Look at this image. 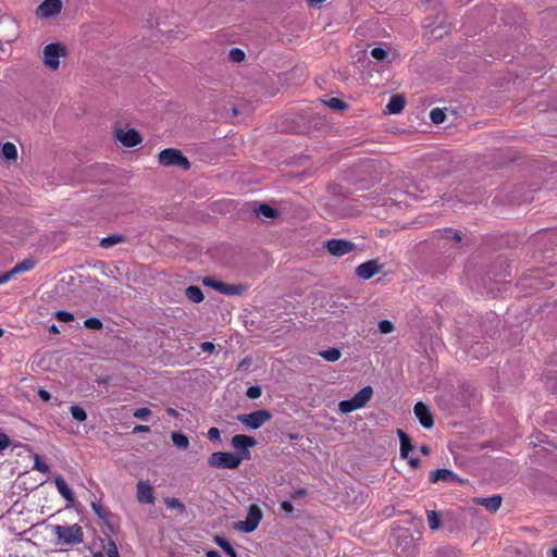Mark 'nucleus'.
<instances>
[{
	"instance_id": "f257e3e1",
	"label": "nucleus",
	"mask_w": 557,
	"mask_h": 557,
	"mask_svg": "<svg viewBox=\"0 0 557 557\" xmlns=\"http://www.w3.org/2000/svg\"><path fill=\"white\" fill-rule=\"evenodd\" d=\"M54 535L58 542L65 545H78L84 541L83 528L74 523L72 525H55Z\"/></svg>"
},
{
	"instance_id": "f03ea898",
	"label": "nucleus",
	"mask_w": 557,
	"mask_h": 557,
	"mask_svg": "<svg viewBox=\"0 0 557 557\" xmlns=\"http://www.w3.org/2000/svg\"><path fill=\"white\" fill-rule=\"evenodd\" d=\"M243 461V456L231 451H215L208 458V465L215 469H237Z\"/></svg>"
},
{
	"instance_id": "7ed1b4c3",
	"label": "nucleus",
	"mask_w": 557,
	"mask_h": 557,
	"mask_svg": "<svg viewBox=\"0 0 557 557\" xmlns=\"http://www.w3.org/2000/svg\"><path fill=\"white\" fill-rule=\"evenodd\" d=\"M372 396L373 388L371 386H366L361 388L352 398L339 401L338 409L342 413H349L361 409L371 400Z\"/></svg>"
},
{
	"instance_id": "20e7f679",
	"label": "nucleus",
	"mask_w": 557,
	"mask_h": 557,
	"mask_svg": "<svg viewBox=\"0 0 557 557\" xmlns=\"http://www.w3.org/2000/svg\"><path fill=\"white\" fill-rule=\"evenodd\" d=\"M158 160L159 163L164 166H178L183 170L190 169L189 160L178 149L166 148L161 150Z\"/></svg>"
},
{
	"instance_id": "39448f33",
	"label": "nucleus",
	"mask_w": 557,
	"mask_h": 557,
	"mask_svg": "<svg viewBox=\"0 0 557 557\" xmlns=\"http://www.w3.org/2000/svg\"><path fill=\"white\" fill-rule=\"evenodd\" d=\"M66 54V49L61 44H49L44 48V64L50 70H58L60 58Z\"/></svg>"
},
{
	"instance_id": "423d86ee",
	"label": "nucleus",
	"mask_w": 557,
	"mask_h": 557,
	"mask_svg": "<svg viewBox=\"0 0 557 557\" xmlns=\"http://www.w3.org/2000/svg\"><path fill=\"white\" fill-rule=\"evenodd\" d=\"M272 414L269 410L261 409L253 411L248 414H239L237 420L249 429L257 430L261 428L265 422L270 421Z\"/></svg>"
},
{
	"instance_id": "0eeeda50",
	"label": "nucleus",
	"mask_w": 557,
	"mask_h": 557,
	"mask_svg": "<svg viewBox=\"0 0 557 557\" xmlns=\"http://www.w3.org/2000/svg\"><path fill=\"white\" fill-rule=\"evenodd\" d=\"M262 510L258 505H250L248 508L246 520L240 521L238 523V529L245 533L253 532L258 528L262 519Z\"/></svg>"
},
{
	"instance_id": "6e6552de",
	"label": "nucleus",
	"mask_w": 557,
	"mask_h": 557,
	"mask_svg": "<svg viewBox=\"0 0 557 557\" xmlns=\"http://www.w3.org/2000/svg\"><path fill=\"white\" fill-rule=\"evenodd\" d=\"M232 446L238 451L236 455L243 456V460L249 458V448L256 446L253 437L245 434H237L232 437Z\"/></svg>"
},
{
	"instance_id": "1a4fd4ad",
	"label": "nucleus",
	"mask_w": 557,
	"mask_h": 557,
	"mask_svg": "<svg viewBox=\"0 0 557 557\" xmlns=\"http://www.w3.org/2000/svg\"><path fill=\"white\" fill-rule=\"evenodd\" d=\"M327 251L335 257H342L355 250L356 245L347 239H330L325 243Z\"/></svg>"
},
{
	"instance_id": "9d476101",
	"label": "nucleus",
	"mask_w": 557,
	"mask_h": 557,
	"mask_svg": "<svg viewBox=\"0 0 557 557\" xmlns=\"http://www.w3.org/2000/svg\"><path fill=\"white\" fill-rule=\"evenodd\" d=\"M115 138L124 146V147H135L141 143V136L140 134L134 129H123V128H116L115 129Z\"/></svg>"
},
{
	"instance_id": "9b49d317",
	"label": "nucleus",
	"mask_w": 557,
	"mask_h": 557,
	"mask_svg": "<svg viewBox=\"0 0 557 557\" xmlns=\"http://www.w3.org/2000/svg\"><path fill=\"white\" fill-rule=\"evenodd\" d=\"M61 0H44V2L37 8L36 15L40 18H49L58 15L61 12Z\"/></svg>"
},
{
	"instance_id": "f8f14e48",
	"label": "nucleus",
	"mask_w": 557,
	"mask_h": 557,
	"mask_svg": "<svg viewBox=\"0 0 557 557\" xmlns=\"http://www.w3.org/2000/svg\"><path fill=\"white\" fill-rule=\"evenodd\" d=\"M413 411H414L417 419L419 420V422L421 423V425L423 428L431 429L433 426V424H434L433 416H432L429 407L424 403L418 401L414 405Z\"/></svg>"
},
{
	"instance_id": "ddd939ff",
	"label": "nucleus",
	"mask_w": 557,
	"mask_h": 557,
	"mask_svg": "<svg viewBox=\"0 0 557 557\" xmlns=\"http://www.w3.org/2000/svg\"><path fill=\"white\" fill-rule=\"evenodd\" d=\"M380 269L381 265L376 260H370L356 268V275L362 280H370L380 271Z\"/></svg>"
},
{
	"instance_id": "4468645a",
	"label": "nucleus",
	"mask_w": 557,
	"mask_h": 557,
	"mask_svg": "<svg viewBox=\"0 0 557 557\" xmlns=\"http://www.w3.org/2000/svg\"><path fill=\"white\" fill-rule=\"evenodd\" d=\"M429 479L432 483L443 482H460L458 475L448 469H437L430 472Z\"/></svg>"
},
{
	"instance_id": "2eb2a0df",
	"label": "nucleus",
	"mask_w": 557,
	"mask_h": 557,
	"mask_svg": "<svg viewBox=\"0 0 557 557\" xmlns=\"http://www.w3.org/2000/svg\"><path fill=\"white\" fill-rule=\"evenodd\" d=\"M474 504L485 507L490 512H496L502 505V496L493 495L491 497H475Z\"/></svg>"
},
{
	"instance_id": "dca6fc26",
	"label": "nucleus",
	"mask_w": 557,
	"mask_h": 557,
	"mask_svg": "<svg viewBox=\"0 0 557 557\" xmlns=\"http://www.w3.org/2000/svg\"><path fill=\"white\" fill-rule=\"evenodd\" d=\"M137 499L141 504H153L154 495L152 487L144 482L139 481L137 484Z\"/></svg>"
},
{
	"instance_id": "f3484780",
	"label": "nucleus",
	"mask_w": 557,
	"mask_h": 557,
	"mask_svg": "<svg viewBox=\"0 0 557 557\" xmlns=\"http://www.w3.org/2000/svg\"><path fill=\"white\" fill-rule=\"evenodd\" d=\"M36 265V261L32 258H26L23 261L18 262L13 269L7 272V276L4 280H11L16 274L28 272L33 270Z\"/></svg>"
},
{
	"instance_id": "a211bd4d",
	"label": "nucleus",
	"mask_w": 557,
	"mask_h": 557,
	"mask_svg": "<svg viewBox=\"0 0 557 557\" xmlns=\"http://www.w3.org/2000/svg\"><path fill=\"white\" fill-rule=\"evenodd\" d=\"M54 485L59 492V494L66 499L67 502L72 503L74 502V493L69 487L67 483L63 479V476L58 475L54 478Z\"/></svg>"
},
{
	"instance_id": "6ab92c4d",
	"label": "nucleus",
	"mask_w": 557,
	"mask_h": 557,
	"mask_svg": "<svg viewBox=\"0 0 557 557\" xmlns=\"http://www.w3.org/2000/svg\"><path fill=\"white\" fill-rule=\"evenodd\" d=\"M397 435L400 441V457L403 459H407L409 453L413 449V445L411 443V438L400 429L397 430Z\"/></svg>"
},
{
	"instance_id": "aec40b11",
	"label": "nucleus",
	"mask_w": 557,
	"mask_h": 557,
	"mask_svg": "<svg viewBox=\"0 0 557 557\" xmlns=\"http://www.w3.org/2000/svg\"><path fill=\"white\" fill-rule=\"evenodd\" d=\"M405 104H406V100H405L404 96L395 95L389 99V101L386 106V111L389 114H398L403 111Z\"/></svg>"
},
{
	"instance_id": "412c9836",
	"label": "nucleus",
	"mask_w": 557,
	"mask_h": 557,
	"mask_svg": "<svg viewBox=\"0 0 557 557\" xmlns=\"http://www.w3.org/2000/svg\"><path fill=\"white\" fill-rule=\"evenodd\" d=\"M247 287L242 284H226L222 283L221 294L233 296V295H243L246 292Z\"/></svg>"
},
{
	"instance_id": "4be33fe9",
	"label": "nucleus",
	"mask_w": 557,
	"mask_h": 557,
	"mask_svg": "<svg viewBox=\"0 0 557 557\" xmlns=\"http://www.w3.org/2000/svg\"><path fill=\"white\" fill-rule=\"evenodd\" d=\"M126 240V237L124 235H121V234H112V235H109L107 237H103L101 240H100V246L102 248H106V249H109L117 244H122V243H125Z\"/></svg>"
},
{
	"instance_id": "5701e85b",
	"label": "nucleus",
	"mask_w": 557,
	"mask_h": 557,
	"mask_svg": "<svg viewBox=\"0 0 557 557\" xmlns=\"http://www.w3.org/2000/svg\"><path fill=\"white\" fill-rule=\"evenodd\" d=\"M185 295L190 301L195 304H199L203 300L202 290L195 285L188 286L185 290Z\"/></svg>"
},
{
	"instance_id": "b1692460",
	"label": "nucleus",
	"mask_w": 557,
	"mask_h": 557,
	"mask_svg": "<svg viewBox=\"0 0 557 557\" xmlns=\"http://www.w3.org/2000/svg\"><path fill=\"white\" fill-rule=\"evenodd\" d=\"M171 438L173 444L180 449H187L189 446L188 437L182 432H172Z\"/></svg>"
},
{
	"instance_id": "393cba45",
	"label": "nucleus",
	"mask_w": 557,
	"mask_h": 557,
	"mask_svg": "<svg viewBox=\"0 0 557 557\" xmlns=\"http://www.w3.org/2000/svg\"><path fill=\"white\" fill-rule=\"evenodd\" d=\"M1 154L7 160H16L17 149L12 143H4L1 148Z\"/></svg>"
},
{
	"instance_id": "a878e982",
	"label": "nucleus",
	"mask_w": 557,
	"mask_h": 557,
	"mask_svg": "<svg viewBox=\"0 0 557 557\" xmlns=\"http://www.w3.org/2000/svg\"><path fill=\"white\" fill-rule=\"evenodd\" d=\"M214 542L224 550L226 555H228L230 557H237L236 550L226 539L222 536H215Z\"/></svg>"
},
{
	"instance_id": "bb28decb",
	"label": "nucleus",
	"mask_w": 557,
	"mask_h": 557,
	"mask_svg": "<svg viewBox=\"0 0 557 557\" xmlns=\"http://www.w3.org/2000/svg\"><path fill=\"white\" fill-rule=\"evenodd\" d=\"M91 508H92L94 512L97 515V517L99 519H101L104 522H108V520H109V518L111 516V512H110V510L108 508L103 507L98 502H92L91 503Z\"/></svg>"
},
{
	"instance_id": "cd10ccee",
	"label": "nucleus",
	"mask_w": 557,
	"mask_h": 557,
	"mask_svg": "<svg viewBox=\"0 0 557 557\" xmlns=\"http://www.w3.org/2000/svg\"><path fill=\"white\" fill-rule=\"evenodd\" d=\"M319 355L326 361L335 362L341 358L342 352L338 348H329L320 351Z\"/></svg>"
},
{
	"instance_id": "c85d7f7f",
	"label": "nucleus",
	"mask_w": 557,
	"mask_h": 557,
	"mask_svg": "<svg viewBox=\"0 0 557 557\" xmlns=\"http://www.w3.org/2000/svg\"><path fill=\"white\" fill-rule=\"evenodd\" d=\"M258 215H262L264 218H275L277 215V211L267 203H261L255 210Z\"/></svg>"
},
{
	"instance_id": "c756f323",
	"label": "nucleus",
	"mask_w": 557,
	"mask_h": 557,
	"mask_svg": "<svg viewBox=\"0 0 557 557\" xmlns=\"http://www.w3.org/2000/svg\"><path fill=\"white\" fill-rule=\"evenodd\" d=\"M428 523L431 530L440 529L442 525L440 513L434 510L428 511Z\"/></svg>"
},
{
	"instance_id": "7c9ffc66",
	"label": "nucleus",
	"mask_w": 557,
	"mask_h": 557,
	"mask_svg": "<svg viewBox=\"0 0 557 557\" xmlns=\"http://www.w3.org/2000/svg\"><path fill=\"white\" fill-rule=\"evenodd\" d=\"M72 418L78 422H84L87 419V413L84 408L78 405H73L70 408Z\"/></svg>"
},
{
	"instance_id": "2f4dec72",
	"label": "nucleus",
	"mask_w": 557,
	"mask_h": 557,
	"mask_svg": "<svg viewBox=\"0 0 557 557\" xmlns=\"http://www.w3.org/2000/svg\"><path fill=\"white\" fill-rule=\"evenodd\" d=\"M446 114L443 109L434 108L430 112V119L434 124H441L445 121Z\"/></svg>"
},
{
	"instance_id": "473e14b6",
	"label": "nucleus",
	"mask_w": 557,
	"mask_h": 557,
	"mask_svg": "<svg viewBox=\"0 0 557 557\" xmlns=\"http://www.w3.org/2000/svg\"><path fill=\"white\" fill-rule=\"evenodd\" d=\"M325 103L327 107H330L333 110H344L347 108L346 102H344L342 99L335 98V97L329 99Z\"/></svg>"
},
{
	"instance_id": "72a5a7b5",
	"label": "nucleus",
	"mask_w": 557,
	"mask_h": 557,
	"mask_svg": "<svg viewBox=\"0 0 557 557\" xmlns=\"http://www.w3.org/2000/svg\"><path fill=\"white\" fill-rule=\"evenodd\" d=\"M230 60L239 63L245 60V52L239 48H233L230 51Z\"/></svg>"
},
{
	"instance_id": "f704fd0d",
	"label": "nucleus",
	"mask_w": 557,
	"mask_h": 557,
	"mask_svg": "<svg viewBox=\"0 0 557 557\" xmlns=\"http://www.w3.org/2000/svg\"><path fill=\"white\" fill-rule=\"evenodd\" d=\"M84 325L87 329L90 330H101L102 329V322L98 318H88L84 321Z\"/></svg>"
},
{
	"instance_id": "c9c22d12",
	"label": "nucleus",
	"mask_w": 557,
	"mask_h": 557,
	"mask_svg": "<svg viewBox=\"0 0 557 557\" xmlns=\"http://www.w3.org/2000/svg\"><path fill=\"white\" fill-rule=\"evenodd\" d=\"M202 283L203 285L206 286H209V287H212L213 289L218 290V292H221V287H222V283L221 281H218L213 277H210V276H206L203 280H202Z\"/></svg>"
},
{
	"instance_id": "e433bc0d",
	"label": "nucleus",
	"mask_w": 557,
	"mask_h": 557,
	"mask_svg": "<svg viewBox=\"0 0 557 557\" xmlns=\"http://www.w3.org/2000/svg\"><path fill=\"white\" fill-rule=\"evenodd\" d=\"M55 318L60 322H72L74 320L73 313L65 311V310H59L55 312Z\"/></svg>"
},
{
	"instance_id": "4c0bfd02",
	"label": "nucleus",
	"mask_w": 557,
	"mask_h": 557,
	"mask_svg": "<svg viewBox=\"0 0 557 557\" xmlns=\"http://www.w3.org/2000/svg\"><path fill=\"white\" fill-rule=\"evenodd\" d=\"M379 330L382 334H388L394 331V325L388 320H382L379 322Z\"/></svg>"
},
{
	"instance_id": "58836bf2",
	"label": "nucleus",
	"mask_w": 557,
	"mask_h": 557,
	"mask_svg": "<svg viewBox=\"0 0 557 557\" xmlns=\"http://www.w3.org/2000/svg\"><path fill=\"white\" fill-rule=\"evenodd\" d=\"M151 414V410L147 407L137 408L133 416L140 420H146Z\"/></svg>"
},
{
	"instance_id": "ea45409f",
	"label": "nucleus",
	"mask_w": 557,
	"mask_h": 557,
	"mask_svg": "<svg viewBox=\"0 0 557 557\" xmlns=\"http://www.w3.org/2000/svg\"><path fill=\"white\" fill-rule=\"evenodd\" d=\"M165 505L169 508H176V509H180L181 511H183L185 509L184 504L178 498H166Z\"/></svg>"
},
{
	"instance_id": "a19ab883",
	"label": "nucleus",
	"mask_w": 557,
	"mask_h": 557,
	"mask_svg": "<svg viewBox=\"0 0 557 557\" xmlns=\"http://www.w3.org/2000/svg\"><path fill=\"white\" fill-rule=\"evenodd\" d=\"M261 387L258 386V385H255V386H250L247 388V392H246V395L247 397L251 398V399H257L261 396Z\"/></svg>"
},
{
	"instance_id": "79ce46f5",
	"label": "nucleus",
	"mask_w": 557,
	"mask_h": 557,
	"mask_svg": "<svg viewBox=\"0 0 557 557\" xmlns=\"http://www.w3.org/2000/svg\"><path fill=\"white\" fill-rule=\"evenodd\" d=\"M371 55L379 61L384 60L387 57L386 50L380 47H375L371 50Z\"/></svg>"
},
{
	"instance_id": "37998d69",
	"label": "nucleus",
	"mask_w": 557,
	"mask_h": 557,
	"mask_svg": "<svg viewBox=\"0 0 557 557\" xmlns=\"http://www.w3.org/2000/svg\"><path fill=\"white\" fill-rule=\"evenodd\" d=\"M207 435L211 442H220V440H221L220 430L214 426L209 429Z\"/></svg>"
},
{
	"instance_id": "c03bdc74",
	"label": "nucleus",
	"mask_w": 557,
	"mask_h": 557,
	"mask_svg": "<svg viewBox=\"0 0 557 557\" xmlns=\"http://www.w3.org/2000/svg\"><path fill=\"white\" fill-rule=\"evenodd\" d=\"M107 555L108 557H120L117 546L111 540L108 542Z\"/></svg>"
},
{
	"instance_id": "a18cd8bd",
	"label": "nucleus",
	"mask_w": 557,
	"mask_h": 557,
	"mask_svg": "<svg viewBox=\"0 0 557 557\" xmlns=\"http://www.w3.org/2000/svg\"><path fill=\"white\" fill-rule=\"evenodd\" d=\"M35 469L41 473H47L49 471V466L46 462L40 461L39 457H36Z\"/></svg>"
},
{
	"instance_id": "49530a36",
	"label": "nucleus",
	"mask_w": 557,
	"mask_h": 557,
	"mask_svg": "<svg viewBox=\"0 0 557 557\" xmlns=\"http://www.w3.org/2000/svg\"><path fill=\"white\" fill-rule=\"evenodd\" d=\"M11 444L10 438L4 433L0 432V451L8 448Z\"/></svg>"
},
{
	"instance_id": "de8ad7c7",
	"label": "nucleus",
	"mask_w": 557,
	"mask_h": 557,
	"mask_svg": "<svg viewBox=\"0 0 557 557\" xmlns=\"http://www.w3.org/2000/svg\"><path fill=\"white\" fill-rule=\"evenodd\" d=\"M281 509L286 513H293L294 512V506L289 500H283L281 503Z\"/></svg>"
},
{
	"instance_id": "09e8293b",
	"label": "nucleus",
	"mask_w": 557,
	"mask_h": 557,
	"mask_svg": "<svg viewBox=\"0 0 557 557\" xmlns=\"http://www.w3.org/2000/svg\"><path fill=\"white\" fill-rule=\"evenodd\" d=\"M38 396L40 397V399L42 401H49L51 399V394L48 391L44 389V388H40L38 391Z\"/></svg>"
},
{
	"instance_id": "8fccbe9b",
	"label": "nucleus",
	"mask_w": 557,
	"mask_h": 557,
	"mask_svg": "<svg viewBox=\"0 0 557 557\" xmlns=\"http://www.w3.org/2000/svg\"><path fill=\"white\" fill-rule=\"evenodd\" d=\"M150 431V428L148 425H144V424H138L136 426H134L133 429V433L137 434V433H147Z\"/></svg>"
},
{
	"instance_id": "3c124183",
	"label": "nucleus",
	"mask_w": 557,
	"mask_h": 557,
	"mask_svg": "<svg viewBox=\"0 0 557 557\" xmlns=\"http://www.w3.org/2000/svg\"><path fill=\"white\" fill-rule=\"evenodd\" d=\"M201 349L205 352H212L214 350V344L211 342H203L201 344Z\"/></svg>"
},
{
	"instance_id": "603ef678",
	"label": "nucleus",
	"mask_w": 557,
	"mask_h": 557,
	"mask_svg": "<svg viewBox=\"0 0 557 557\" xmlns=\"http://www.w3.org/2000/svg\"><path fill=\"white\" fill-rule=\"evenodd\" d=\"M306 494H307V491L305 488H298L292 493V497L296 499V498L304 497Z\"/></svg>"
},
{
	"instance_id": "864d4df0",
	"label": "nucleus",
	"mask_w": 557,
	"mask_h": 557,
	"mask_svg": "<svg viewBox=\"0 0 557 557\" xmlns=\"http://www.w3.org/2000/svg\"><path fill=\"white\" fill-rule=\"evenodd\" d=\"M408 459V463L411 468L416 469L420 466V459L419 458H407Z\"/></svg>"
},
{
	"instance_id": "5fc2aeb1",
	"label": "nucleus",
	"mask_w": 557,
	"mask_h": 557,
	"mask_svg": "<svg viewBox=\"0 0 557 557\" xmlns=\"http://www.w3.org/2000/svg\"><path fill=\"white\" fill-rule=\"evenodd\" d=\"M166 412L169 416H171L173 418H178V416H180L178 411L174 408H168Z\"/></svg>"
},
{
	"instance_id": "6e6d98bb",
	"label": "nucleus",
	"mask_w": 557,
	"mask_h": 557,
	"mask_svg": "<svg viewBox=\"0 0 557 557\" xmlns=\"http://www.w3.org/2000/svg\"><path fill=\"white\" fill-rule=\"evenodd\" d=\"M206 555L207 557H222L216 550H208Z\"/></svg>"
},
{
	"instance_id": "4d7b16f0",
	"label": "nucleus",
	"mask_w": 557,
	"mask_h": 557,
	"mask_svg": "<svg viewBox=\"0 0 557 557\" xmlns=\"http://www.w3.org/2000/svg\"><path fill=\"white\" fill-rule=\"evenodd\" d=\"M420 451H421L423 455H425V456H426V455H429V454H430V448H429V446H426V445H422V446L420 447Z\"/></svg>"
},
{
	"instance_id": "13d9d810",
	"label": "nucleus",
	"mask_w": 557,
	"mask_h": 557,
	"mask_svg": "<svg viewBox=\"0 0 557 557\" xmlns=\"http://www.w3.org/2000/svg\"><path fill=\"white\" fill-rule=\"evenodd\" d=\"M325 0H307V2L310 4V5H317V4H320L322 2H324Z\"/></svg>"
},
{
	"instance_id": "bf43d9fd",
	"label": "nucleus",
	"mask_w": 557,
	"mask_h": 557,
	"mask_svg": "<svg viewBox=\"0 0 557 557\" xmlns=\"http://www.w3.org/2000/svg\"><path fill=\"white\" fill-rule=\"evenodd\" d=\"M49 332L52 334H59V329L54 324H52L49 329Z\"/></svg>"
},
{
	"instance_id": "052dcab7",
	"label": "nucleus",
	"mask_w": 557,
	"mask_h": 557,
	"mask_svg": "<svg viewBox=\"0 0 557 557\" xmlns=\"http://www.w3.org/2000/svg\"><path fill=\"white\" fill-rule=\"evenodd\" d=\"M5 276H7V272L3 273L2 275H0V284L7 283L10 281V280H4Z\"/></svg>"
},
{
	"instance_id": "680f3d73",
	"label": "nucleus",
	"mask_w": 557,
	"mask_h": 557,
	"mask_svg": "<svg viewBox=\"0 0 557 557\" xmlns=\"http://www.w3.org/2000/svg\"><path fill=\"white\" fill-rule=\"evenodd\" d=\"M454 238L456 239V242H460L461 240V237H460L459 233H454Z\"/></svg>"
},
{
	"instance_id": "e2e57ef3",
	"label": "nucleus",
	"mask_w": 557,
	"mask_h": 557,
	"mask_svg": "<svg viewBox=\"0 0 557 557\" xmlns=\"http://www.w3.org/2000/svg\"><path fill=\"white\" fill-rule=\"evenodd\" d=\"M550 554L553 557H557V547H554L552 550H550Z\"/></svg>"
},
{
	"instance_id": "0e129e2a",
	"label": "nucleus",
	"mask_w": 557,
	"mask_h": 557,
	"mask_svg": "<svg viewBox=\"0 0 557 557\" xmlns=\"http://www.w3.org/2000/svg\"><path fill=\"white\" fill-rule=\"evenodd\" d=\"M92 557H103V554L101 552H97L92 554Z\"/></svg>"
},
{
	"instance_id": "69168bd1",
	"label": "nucleus",
	"mask_w": 557,
	"mask_h": 557,
	"mask_svg": "<svg viewBox=\"0 0 557 557\" xmlns=\"http://www.w3.org/2000/svg\"><path fill=\"white\" fill-rule=\"evenodd\" d=\"M3 335V330L0 327V337Z\"/></svg>"
}]
</instances>
